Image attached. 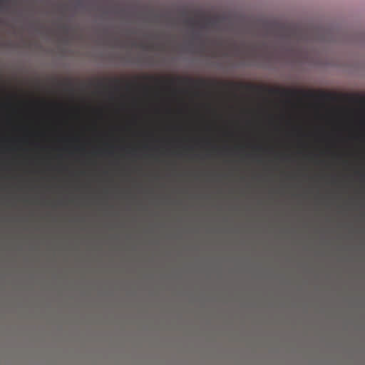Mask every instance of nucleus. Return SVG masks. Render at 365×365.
<instances>
[{"instance_id": "20e7f679", "label": "nucleus", "mask_w": 365, "mask_h": 365, "mask_svg": "<svg viewBox=\"0 0 365 365\" xmlns=\"http://www.w3.org/2000/svg\"><path fill=\"white\" fill-rule=\"evenodd\" d=\"M114 81H115V82H118V79H115Z\"/></svg>"}, {"instance_id": "f257e3e1", "label": "nucleus", "mask_w": 365, "mask_h": 365, "mask_svg": "<svg viewBox=\"0 0 365 365\" xmlns=\"http://www.w3.org/2000/svg\"><path fill=\"white\" fill-rule=\"evenodd\" d=\"M180 80L185 84L194 86V87H205L207 86V82L205 79L194 80L190 78H184Z\"/></svg>"}, {"instance_id": "7ed1b4c3", "label": "nucleus", "mask_w": 365, "mask_h": 365, "mask_svg": "<svg viewBox=\"0 0 365 365\" xmlns=\"http://www.w3.org/2000/svg\"><path fill=\"white\" fill-rule=\"evenodd\" d=\"M185 23L191 26H194L198 24V21L194 18H188L185 20Z\"/></svg>"}, {"instance_id": "f03ea898", "label": "nucleus", "mask_w": 365, "mask_h": 365, "mask_svg": "<svg viewBox=\"0 0 365 365\" xmlns=\"http://www.w3.org/2000/svg\"><path fill=\"white\" fill-rule=\"evenodd\" d=\"M272 92L274 93H280L283 96H290L293 93L292 91H287V90H278V89H274V90H272Z\"/></svg>"}]
</instances>
